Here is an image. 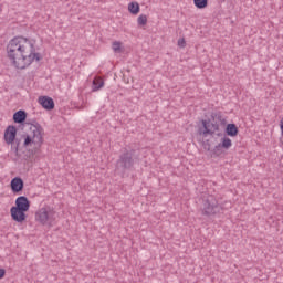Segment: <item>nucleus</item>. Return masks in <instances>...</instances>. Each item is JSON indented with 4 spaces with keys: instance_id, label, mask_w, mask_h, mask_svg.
<instances>
[{
    "instance_id": "f257e3e1",
    "label": "nucleus",
    "mask_w": 283,
    "mask_h": 283,
    "mask_svg": "<svg viewBox=\"0 0 283 283\" xmlns=\"http://www.w3.org/2000/svg\"><path fill=\"white\" fill-rule=\"evenodd\" d=\"M7 55L17 70L30 67L34 61H41V53H36L34 43L23 36L10 40L7 45Z\"/></svg>"
},
{
    "instance_id": "f03ea898",
    "label": "nucleus",
    "mask_w": 283,
    "mask_h": 283,
    "mask_svg": "<svg viewBox=\"0 0 283 283\" xmlns=\"http://www.w3.org/2000/svg\"><path fill=\"white\" fill-rule=\"evenodd\" d=\"M226 125L227 119L222 117V112H212L209 119L201 120L198 134L202 138H207V136H213L216 132H220V127H224Z\"/></svg>"
},
{
    "instance_id": "7ed1b4c3",
    "label": "nucleus",
    "mask_w": 283,
    "mask_h": 283,
    "mask_svg": "<svg viewBox=\"0 0 283 283\" xmlns=\"http://www.w3.org/2000/svg\"><path fill=\"white\" fill-rule=\"evenodd\" d=\"M31 135H22L24 138L23 147L28 149V147H34L31 150V154H36V149H40L41 145H43V127L36 120H32L30 126Z\"/></svg>"
},
{
    "instance_id": "20e7f679",
    "label": "nucleus",
    "mask_w": 283,
    "mask_h": 283,
    "mask_svg": "<svg viewBox=\"0 0 283 283\" xmlns=\"http://www.w3.org/2000/svg\"><path fill=\"white\" fill-rule=\"evenodd\" d=\"M201 214L207 218H211V216H218L220 211H222V207L218 202V198L213 195H203L201 197Z\"/></svg>"
},
{
    "instance_id": "39448f33",
    "label": "nucleus",
    "mask_w": 283,
    "mask_h": 283,
    "mask_svg": "<svg viewBox=\"0 0 283 283\" xmlns=\"http://www.w3.org/2000/svg\"><path fill=\"white\" fill-rule=\"evenodd\" d=\"M134 149L126 150L119 155L115 165V171L119 174V176H125V172L134 167Z\"/></svg>"
},
{
    "instance_id": "423d86ee",
    "label": "nucleus",
    "mask_w": 283,
    "mask_h": 283,
    "mask_svg": "<svg viewBox=\"0 0 283 283\" xmlns=\"http://www.w3.org/2000/svg\"><path fill=\"white\" fill-rule=\"evenodd\" d=\"M55 216L56 212L52 210V208L44 207L36 211L35 220L36 222H40V224H43V227H45V224L52 227L54 220H56Z\"/></svg>"
},
{
    "instance_id": "0eeeda50",
    "label": "nucleus",
    "mask_w": 283,
    "mask_h": 283,
    "mask_svg": "<svg viewBox=\"0 0 283 283\" xmlns=\"http://www.w3.org/2000/svg\"><path fill=\"white\" fill-rule=\"evenodd\" d=\"M14 140L17 143L14 149L19 151V145H21V143L17 139V127L10 125L4 130V143H7V145H14Z\"/></svg>"
},
{
    "instance_id": "6e6552de",
    "label": "nucleus",
    "mask_w": 283,
    "mask_h": 283,
    "mask_svg": "<svg viewBox=\"0 0 283 283\" xmlns=\"http://www.w3.org/2000/svg\"><path fill=\"white\" fill-rule=\"evenodd\" d=\"M13 208L20 209L21 211H30V200L25 196H20L15 199V206Z\"/></svg>"
},
{
    "instance_id": "1a4fd4ad",
    "label": "nucleus",
    "mask_w": 283,
    "mask_h": 283,
    "mask_svg": "<svg viewBox=\"0 0 283 283\" xmlns=\"http://www.w3.org/2000/svg\"><path fill=\"white\" fill-rule=\"evenodd\" d=\"M25 210L12 207L11 218L12 220H14V222H25V218H28V216H25Z\"/></svg>"
},
{
    "instance_id": "9d476101",
    "label": "nucleus",
    "mask_w": 283,
    "mask_h": 283,
    "mask_svg": "<svg viewBox=\"0 0 283 283\" xmlns=\"http://www.w3.org/2000/svg\"><path fill=\"white\" fill-rule=\"evenodd\" d=\"M23 187H24L23 179H21L20 177H14L11 180V190L13 193H19L23 191Z\"/></svg>"
},
{
    "instance_id": "9b49d317",
    "label": "nucleus",
    "mask_w": 283,
    "mask_h": 283,
    "mask_svg": "<svg viewBox=\"0 0 283 283\" xmlns=\"http://www.w3.org/2000/svg\"><path fill=\"white\" fill-rule=\"evenodd\" d=\"M39 103L42 105L44 109H48V112H51V109H54V99L49 96H41L39 97Z\"/></svg>"
},
{
    "instance_id": "f8f14e48",
    "label": "nucleus",
    "mask_w": 283,
    "mask_h": 283,
    "mask_svg": "<svg viewBox=\"0 0 283 283\" xmlns=\"http://www.w3.org/2000/svg\"><path fill=\"white\" fill-rule=\"evenodd\" d=\"M27 118H28V113H25V111L20 109L13 114V120L19 125H23Z\"/></svg>"
},
{
    "instance_id": "ddd939ff",
    "label": "nucleus",
    "mask_w": 283,
    "mask_h": 283,
    "mask_svg": "<svg viewBox=\"0 0 283 283\" xmlns=\"http://www.w3.org/2000/svg\"><path fill=\"white\" fill-rule=\"evenodd\" d=\"M238 126L235 124H228L226 126V134L231 138H235V136H238Z\"/></svg>"
},
{
    "instance_id": "4468645a",
    "label": "nucleus",
    "mask_w": 283,
    "mask_h": 283,
    "mask_svg": "<svg viewBox=\"0 0 283 283\" xmlns=\"http://www.w3.org/2000/svg\"><path fill=\"white\" fill-rule=\"evenodd\" d=\"M219 145L227 151L231 149V146L233 145V143L231 142V138L222 137L221 143Z\"/></svg>"
},
{
    "instance_id": "2eb2a0df",
    "label": "nucleus",
    "mask_w": 283,
    "mask_h": 283,
    "mask_svg": "<svg viewBox=\"0 0 283 283\" xmlns=\"http://www.w3.org/2000/svg\"><path fill=\"white\" fill-rule=\"evenodd\" d=\"M128 10L130 14H138L140 12V4H138V2H130L128 4Z\"/></svg>"
},
{
    "instance_id": "dca6fc26",
    "label": "nucleus",
    "mask_w": 283,
    "mask_h": 283,
    "mask_svg": "<svg viewBox=\"0 0 283 283\" xmlns=\"http://www.w3.org/2000/svg\"><path fill=\"white\" fill-rule=\"evenodd\" d=\"M193 3L198 10H205L209 6V0H193Z\"/></svg>"
},
{
    "instance_id": "f3484780",
    "label": "nucleus",
    "mask_w": 283,
    "mask_h": 283,
    "mask_svg": "<svg viewBox=\"0 0 283 283\" xmlns=\"http://www.w3.org/2000/svg\"><path fill=\"white\" fill-rule=\"evenodd\" d=\"M224 151H227V150L220 144L214 146V148L212 149V154L216 157H220V156L224 155Z\"/></svg>"
},
{
    "instance_id": "a211bd4d",
    "label": "nucleus",
    "mask_w": 283,
    "mask_h": 283,
    "mask_svg": "<svg viewBox=\"0 0 283 283\" xmlns=\"http://www.w3.org/2000/svg\"><path fill=\"white\" fill-rule=\"evenodd\" d=\"M105 82L103 80H93V88L92 92H98V90L103 88Z\"/></svg>"
},
{
    "instance_id": "6ab92c4d",
    "label": "nucleus",
    "mask_w": 283,
    "mask_h": 283,
    "mask_svg": "<svg viewBox=\"0 0 283 283\" xmlns=\"http://www.w3.org/2000/svg\"><path fill=\"white\" fill-rule=\"evenodd\" d=\"M137 23H138V25H147V15L140 14L137 18Z\"/></svg>"
},
{
    "instance_id": "aec40b11",
    "label": "nucleus",
    "mask_w": 283,
    "mask_h": 283,
    "mask_svg": "<svg viewBox=\"0 0 283 283\" xmlns=\"http://www.w3.org/2000/svg\"><path fill=\"white\" fill-rule=\"evenodd\" d=\"M120 45H122V43L118 42V41L113 42V51H114L115 53L119 54V52H122Z\"/></svg>"
},
{
    "instance_id": "412c9836",
    "label": "nucleus",
    "mask_w": 283,
    "mask_h": 283,
    "mask_svg": "<svg viewBox=\"0 0 283 283\" xmlns=\"http://www.w3.org/2000/svg\"><path fill=\"white\" fill-rule=\"evenodd\" d=\"M178 46L179 48H186L187 46V41H185V38H181L178 40Z\"/></svg>"
},
{
    "instance_id": "4be33fe9",
    "label": "nucleus",
    "mask_w": 283,
    "mask_h": 283,
    "mask_svg": "<svg viewBox=\"0 0 283 283\" xmlns=\"http://www.w3.org/2000/svg\"><path fill=\"white\" fill-rule=\"evenodd\" d=\"M203 149L206 151H211V144L209 143V140L203 142Z\"/></svg>"
},
{
    "instance_id": "5701e85b",
    "label": "nucleus",
    "mask_w": 283,
    "mask_h": 283,
    "mask_svg": "<svg viewBox=\"0 0 283 283\" xmlns=\"http://www.w3.org/2000/svg\"><path fill=\"white\" fill-rule=\"evenodd\" d=\"M6 277V269H0V280H3Z\"/></svg>"
}]
</instances>
